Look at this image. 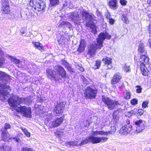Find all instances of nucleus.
<instances>
[{
  "label": "nucleus",
  "mask_w": 151,
  "mask_h": 151,
  "mask_svg": "<svg viewBox=\"0 0 151 151\" xmlns=\"http://www.w3.org/2000/svg\"><path fill=\"white\" fill-rule=\"evenodd\" d=\"M65 105V103L64 102H60L57 104L54 110V112L57 116H59L62 114Z\"/></svg>",
  "instance_id": "12"
},
{
  "label": "nucleus",
  "mask_w": 151,
  "mask_h": 151,
  "mask_svg": "<svg viewBox=\"0 0 151 151\" xmlns=\"http://www.w3.org/2000/svg\"><path fill=\"white\" fill-rule=\"evenodd\" d=\"M132 104L135 105L137 103V100L136 99H133L131 101Z\"/></svg>",
  "instance_id": "41"
},
{
  "label": "nucleus",
  "mask_w": 151,
  "mask_h": 151,
  "mask_svg": "<svg viewBox=\"0 0 151 151\" xmlns=\"http://www.w3.org/2000/svg\"><path fill=\"white\" fill-rule=\"evenodd\" d=\"M63 121V118L60 117L55 119L52 121L50 123V127L51 128H55L60 126Z\"/></svg>",
  "instance_id": "15"
},
{
  "label": "nucleus",
  "mask_w": 151,
  "mask_h": 151,
  "mask_svg": "<svg viewBox=\"0 0 151 151\" xmlns=\"http://www.w3.org/2000/svg\"><path fill=\"white\" fill-rule=\"evenodd\" d=\"M57 70L59 75L62 78H65L66 76V72L64 68L60 66H58L56 67Z\"/></svg>",
  "instance_id": "17"
},
{
  "label": "nucleus",
  "mask_w": 151,
  "mask_h": 151,
  "mask_svg": "<svg viewBox=\"0 0 151 151\" xmlns=\"http://www.w3.org/2000/svg\"><path fill=\"white\" fill-rule=\"evenodd\" d=\"M138 112L140 115H142L144 111L141 109H139L138 110Z\"/></svg>",
  "instance_id": "48"
},
{
  "label": "nucleus",
  "mask_w": 151,
  "mask_h": 151,
  "mask_svg": "<svg viewBox=\"0 0 151 151\" xmlns=\"http://www.w3.org/2000/svg\"><path fill=\"white\" fill-rule=\"evenodd\" d=\"M126 122L127 124L126 125H130V121L129 120H127L126 121Z\"/></svg>",
  "instance_id": "56"
},
{
  "label": "nucleus",
  "mask_w": 151,
  "mask_h": 151,
  "mask_svg": "<svg viewBox=\"0 0 151 151\" xmlns=\"http://www.w3.org/2000/svg\"><path fill=\"white\" fill-rule=\"evenodd\" d=\"M106 17L107 18H108V19H109V18H110V15L109 12H106Z\"/></svg>",
  "instance_id": "51"
},
{
  "label": "nucleus",
  "mask_w": 151,
  "mask_h": 151,
  "mask_svg": "<svg viewBox=\"0 0 151 151\" xmlns=\"http://www.w3.org/2000/svg\"><path fill=\"white\" fill-rule=\"evenodd\" d=\"M10 60L12 62H14L16 64H19L20 61L11 56H9Z\"/></svg>",
  "instance_id": "31"
},
{
  "label": "nucleus",
  "mask_w": 151,
  "mask_h": 151,
  "mask_svg": "<svg viewBox=\"0 0 151 151\" xmlns=\"http://www.w3.org/2000/svg\"><path fill=\"white\" fill-rule=\"evenodd\" d=\"M123 70L126 73L130 72V66L125 65L123 68Z\"/></svg>",
  "instance_id": "32"
},
{
  "label": "nucleus",
  "mask_w": 151,
  "mask_h": 151,
  "mask_svg": "<svg viewBox=\"0 0 151 151\" xmlns=\"http://www.w3.org/2000/svg\"><path fill=\"white\" fill-rule=\"evenodd\" d=\"M10 76L6 73L0 71V80L4 82L9 79Z\"/></svg>",
  "instance_id": "21"
},
{
  "label": "nucleus",
  "mask_w": 151,
  "mask_h": 151,
  "mask_svg": "<svg viewBox=\"0 0 151 151\" xmlns=\"http://www.w3.org/2000/svg\"><path fill=\"white\" fill-rule=\"evenodd\" d=\"M147 45L151 48V38L148 39L147 42Z\"/></svg>",
  "instance_id": "49"
},
{
  "label": "nucleus",
  "mask_w": 151,
  "mask_h": 151,
  "mask_svg": "<svg viewBox=\"0 0 151 151\" xmlns=\"http://www.w3.org/2000/svg\"><path fill=\"white\" fill-rule=\"evenodd\" d=\"M101 65V62L99 60H97L96 61L95 63V65L94 66V68L95 69H98L99 68Z\"/></svg>",
  "instance_id": "35"
},
{
  "label": "nucleus",
  "mask_w": 151,
  "mask_h": 151,
  "mask_svg": "<svg viewBox=\"0 0 151 151\" xmlns=\"http://www.w3.org/2000/svg\"><path fill=\"white\" fill-rule=\"evenodd\" d=\"M122 17H123L122 18V20L127 24L128 23L129 21L127 17L125 15H123Z\"/></svg>",
  "instance_id": "34"
},
{
  "label": "nucleus",
  "mask_w": 151,
  "mask_h": 151,
  "mask_svg": "<svg viewBox=\"0 0 151 151\" xmlns=\"http://www.w3.org/2000/svg\"><path fill=\"white\" fill-rule=\"evenodd\" d=\"M50 4L52 6H55L59 4V0H50Z\"/></svg>",
  "instance_id": "29"
},
{
  "label": "nucleus",
  "mask_w": 151,
  "mask_h": 151,
  "mask_svg": "<svg viewBox=\"0 0 151 151\" xmlns=\"http://www.w3.org/2000/svg\"><path fill=\"white\" fill-rule=\"evenodd\" d=\"M62 24L63 25H67L69 27H70L71 26L70 23L66 21L63 22L62 23Z\"/></svg>",
  "instance_id": "43"
},
{
  "label": "nucleus",
  "mask_w": 151,
  "mask_h": 151,
  "mask_svg": "<svg viewBox=\"0 0 151 151\" xmlns=\"http://www.w3.org/2000/svg\"><path fill=\"white\" fill-rule=\"evenodd\" d=\"M67 5V3L66 2H65V3L63 4V6L64 7H65Z\"/></svg>",
  "instance_id": "55"
},
{
  "label": "nucleus",
  "mask_w": 151,
  "mask_h": 151,
  "mask_svg": "<svg viewBox=\"0 0 151 151\" xmlns=\"http://www.w3.org/2000/svg\"><path fill=\"white\" fill-rule=\"evenodd\" d=\"M104 63L108 65V67L109 69L112 68V66L111 64L112 63V59L111 58L108 57H104L102 60Z\"/></svg>",
  "instance_id": "19"
},
{
  "label": "nucleus",
  "mask_w": 151,
  "mask_h": 151,
  "mask_svg": "<svg viewBox=\"0 0 151 151\" xmlns=\"http://www.w3.org/2000/svg\"><path fill=\"white\" fill-rule=\"evenodd\" d=\"M145 45L142 44H140L139 46L138 51L141 53H144L145 52Z\"/></svg>",
  "instance_id": "26"
},
{
  "label": "nucleus",
  "mask_w": 151,
  "mask_h": 151,
  "mask_svg": "<svg viewBox=\"0 0 151 151\" xmlns=\"http://www.w3.org/2000/svg\"><path fill=\"white\" fill-rule=\"evenodd\" d=\"M13 107L14 109H15L16 111L18 113L22 114L23 116L26 117L31 118L32 116L31 108L30 107H27L26 106H20L16 108Z\"/></svg>",
  "instance_id": "8"
},
{
  "label": "nucleus",
  "mask_w": 151,
  "mask_h": 151,
  "mask_svg": "<svg viewBox=\"0 0 151 151\" xmlns=\"http://www.w3.org/2000/svg\"><path fill=\"white\" fill-rule=\"evenodd\" d=\"M111 36L107 32L101 33L97 38L96 43H94L89 45L88 47V54L90 57L94 56L96 53V50L98 49H101L102 46L103 42L105 39H110Z\"/></svg>",
  "instance_id": "2"
},
{
  "label": "nucleus",
  "mask_w": 151,
  "mask_h": 151,
  "mask_svg": "<svg viewBox=\"0 0 151 151\" xmlns=\"http://www.w3.org/2000/svg\"><path fill=\"white\" fill-rule=\"evenodd\" d=\"M86 44L85 40H84L82 39L80 42V44L78 49V51L79 52H83L85 49L86 47Z\"/></svg>",
  "instance_id": "18"
},
{
  "label": "nucleus",
  "mask_w": 151,
  "mask_h": 151,
  "mask_svg": "<svg viewBox=\"0 0 151 151\" xmlns=\"http://www.w3.org/2000/svg\"><path fill=\"white\" fill-rule=\"evenodd\" d=\"M24 32H22V33L23 34H24Z\"/></svg>",
  "instance_id": "59"
},
{
  "label": "nucleus",
  "mask_w": 151,
  "mask_h": 151,
  "mask_svg": "<svg viewBox=\"0 0 151 151\" xmlns=\"http://www.w3.org/2000/svg\"><path fill=\"white\" fill-rule=\"evenodd\" d=\"M59 133H60V132H56V134L59 135V137H61V135L62 134H60Z\"/></svg>",
  "instance_id": "57"
},
{
  "label": "nucleus",
  "mask_w": 151,
  "mask_h": 151,
  "mask_svg": "<svg viewBox=\"0 0 151 151\" xmlns=\"http://www.w3.org/2000/svg\"><path fill=\"white\" fill-rule=\"evenodd\" d=\"M148 29L150 32V33L151 34V24L150 25Z\"/></svg>",
  "instance_id": "54"
},
{
  "label": "nucleus",
  "mask_w": 151,
  "mask_h": 151,
  "mask_svg": "<svg viewBox=\"0 0 151 151\" xmlns=\"http://www.w3.org/2000/svg\"><path fill=\"white\" fill-rule=\"evenodd\" d=\"M92 134L94 136L100 135H107L110 133L109 132H104L103 131H92Z\"/></svg>",
  "instance_id": "22"
},
{
  "label": "nucleus",
  "mask_w": 151,
  "mask_h": 151,
  "mask_svg": "<svg viewBox=\"0 0 151 151\" xmlns=\"http://www.w3.org/2000/svg\"><path fill=\"white\" fill-rule=\"evenodd\" d=\"M2 12L4 14H8L10 12L9 5L8 0H2Z\"/></svg>",
  "instance_id": "14"
},
{
  "label": "nucleus",
  "mask_w": 151,
  "mask_h": 151,
  "mask_svg": "<svg viewBox=\"0 0 151 151\" xmlns=\"http://www.w3.org/2000/svg\"><path fill=\"white\" fill-rule=\"evenodd\" d=\"M108 4L111 8L114 9H116L118 6L116 0H110Z\"/></svg>",
  "instance_id": "23"
},
{
  "label": "nucleus",
  "mask_w": 151,
  "mask_h": 151,
  "mask_svg": "<svg viewBox=\"0 0 151 151\" xmlns=\"http://www.w3.org/2000/svg\"><path fill=\"white\" fill-rule=\"evenodd\" d=\"M102 101L110 110L113 109L116 106L119 104L118 101L111 100L109 97L104 96H102Z\"/></svg>",
  "instance_id": "6"
},
{
  "label": "nucleus",
  "mask_w": 151,
  "mask_h": 151,
  "mask_svg": "<svg viewBox=\"0 0 151 151\" xmlns=\"http://www.w3.org/2000/svg\"><path fill=\"white\" fill-rule=\"evenodd\" d=\"M68 69V70L70 71H72V68H71V67L70 66V65H68V66H67L66 67Z\"/></svg>",
  "instance_id": "52"
},
{
  "label": "nucleus",
  "mask_w": 151,
  "mask_h": 151,
  "mask_svg": "<svg viewBox=\"0 0 151 151\" xmlns=\"http://www.w3.org/2000/svg\"><path fill=\"white\" fill-rule=\"evenodd\" d=\"M97 93V90L87 87L84 92V95L86 99H92L96 98Z\"/></svg>",
  "instance_id": "9"
},
{
  "label": "nucleus",
  "mask_w": 151,
  "mask_h": 151,
  "mask_svg": "<svg viewBox=\"0 0 151 151\" xmlns=\"http://www.w3.org/2000/svg\"><path fill=\"white\" fill-rule=\"evenodd\" d=\"M81 78L84 83L86 84H87L88 83V82L87 80L83 76H82L81 77Z\"/></svg>",
  "instance_id": "40"
},
{
  "label": "nucleus",
  "mask_w": 151,
  "mask_h": 151,
  "mask_svg": "<svg viewBox=\"0 0 151 151\" xmlns=\"http://www.w3.org/2000/svg\"><path fill=\"white\" fill-rule=\"evenodd\" d=\"M11 127V126L8 123H6L5 124L4 129V131H6L7 129H9Z\"/></svg>",
  "instance_id": "38"
},
{
  "label": "nucleus",
  "mask_w": 151,
  "mask_h": 151,
  "mask_svg": "<svg viewBox=\"0 0 151 151\" xmlns=\"http://www.w3.org/2000/svg\"><path fill=\"white\" fill-rule=\"evenodd\" d=\"M124 97L126 99H129L130 97V93L129 91H126V92L124 93Z\"/></svg>",
  "instance_id": "33"
},
{
  "label": "nucleus",
  "mask_w": 151,
  "mask_h": 151,
  "mask_svg": "<svg viewBox=\"0 0 151 151\" xmlns=\"http://www.w3.org/2000/svg\"><path fill=\"white\" fill-rule=\"evenodd\" d=\"M108 138L105 137H95L91 135L85 138L80 143H78L77 142L71 141L66 143V145L68 147L77 146L84 145L91 142L93 144H97L100 142H104L107 141Z\"/></svg>",
  "instance_id": "3"
},
{
  "label": "nucleus",
  "mask_w": 151,
  "mask_h": 151,
  "mask_svg": "<svg viewBox=\"0 0 151 151\" xmlns=\"http://www.w3.org/2000/svg\"><path fill=\"white\" fill-rule=\"evenodd\" d=\"M148 102L147 101H144L142 104V107L143 108L145 109L147 106Z\"/></svg>",
  "instance_id": "37"
},
{
  "label": "nucleus",
  "mask_w": 151,
  "mask_h": 151,
  "mask_svg": "<svg viewBox=\"0 0 151 151\" xmlns=\"http://www.w3.org/2000/svg\"><path fill=\"white\" fill-rule=\"evenodd\" d=\"M121 78L119 73H117L115 74L112 79L111 81L112 83L115 84L117 83L119 81Z\"/></svg>",
  "instance_id": "20"
},
{
  "label": "nucleus",
  "mask_w": 151,
  "mask_h": 151,
  "mask_svg": "<svg viewBox=\"0 0 151 151\" xmlns=\"http://www.w3.org/2000/svg\"><path fill=\"white\" fill-rule=\"evenodd\" d=\"M47 74L48 77L50 78L51 80H56L57 79V75L55 74V72L52 69L49 68L46 70Z\"/></svg>",
  "instance_id": "16"
},
{
  "label": "nucleus",
  "mask_w": 151,
  "mask_h": 151,
  "mask_svg": "<svg viewBox=\"0 0 151 151\" xmlns=\"http://www.w3.org/2000/svg\"><path fill=\"white\" fill-rule=\"evenodd\" d=\"M134 124L136 128V133L140 132L145 129V122L142 120L140 119L135 121Z\"/></svg>",
  "instance_id": "11"
},
{
  "label": "nucleus",
  "mask_w": 151,
  "mask_h": 151,
  "mask_svg": "<svg viewBox=\"0 0 151 151\" xmlns=\"http://www.w3.org/2000/svg\"><path fill=\"white\" fill-rule=\"evenodd\" d=\"M149 59L145 55H141L139 59V63L142 74L145 76L147 75L148 70L146 65L149 64Z\"/></svg>",
  "instance_id": "5"
},
{
  "label": "nucleus",
  "mask_w": 151,
  "mask_h": 151,
  "mask_svg": "<svg viewBox=\"0 0 151 151\" xmlns=\"http://www.w3.org/2000/svg\"><path fill=\"white\" fill-rule=\"evenodd\" d=\"M77 68L80 70L81 71H84V69L82 67H80L79 66H77Z\"/></svg>",
  "instance_id": "50"
},
{
  "label": "nucleus",
  "mask_w": 151,
  "mask_h": 151,
  "mask_svg": "<svg viewBox=\"0 0 151 151\" xmlns=\"http://www.w3.org/2000/svg\"><path fill=\"white\" fill-rule=\"evenodd\" d=\"M120 2L121 5H125L127 3L126 0H120Z\"/></svg>",
  "instance_id": "42"
},
{
  "label": "nucleus",
  "mask_w": 151,
  "mask_h": 151,
  "mask_svg": "<svg viewBox=\"0 0 151 151\" xmlns=\"http://www.w3.org/2000/svg\"><path fill=\"white\" fill-rule=\"evenodd\" d=\"M22 151H35L31 148H29L27 147H23L22 149Z\"/></svg>",
  "instance_id": "36"
},
{
  "label": "nucleus",
  "mask_w": 151,
  "mask_h": 151,
  "mask_svg": "<svg viewBox=\"0 0 151 151\" xmlns=\"http://www.w3.org/2000/svg\"><path fill=\"white\" fill-rule=\"evenodd\" d=\"M32 43L39 50L43 49L44 48V47L42 44L39 42H32Z\"/></svg>",
  "instance_id": "25"
},
{
  "label": "nucleus",
  "mask_w": 151,
  "mask_h": 151,
  "mask_svg": "<svg viewBox=\"0 0 151 151\" xmlns=\"http://www.w3.org/2000/svg\"><path fill=\"white\" fill-rule=\"evenodd\" d=\"M137 88L136 89V91L137 93H140L141 92L142 88L140 86H137Z\"/></svg>",
  "instance_id": "44"
},
{
  "label": "nucleus",
  "mask_w": 151,
  "mask_h": 151,
  "mask_svg": "<svg viewBox=\"0 0 151 151\" xmlns=\"http://www.w3.org/2000/svg\"><path fill=\"white\" fill-rule=\"evenodd\" d=\"M62 64L65 66L66 67L68 66V65H69V64L65 61L63 60L62 62Z\"/></svg>",
  "instance_id": "45"
},
{
  "label": "nucleus",
  "mask_w": 151,
  "mask_h": 151,
  "mask_svg": "<svg viewBox=\"0 0 151 151\" xmlns=\"http://www.w3.org/2000/svg\"><path fill=\"white\" fill-rule=\"evenodd\" d=\"M12 139H13L14 140L16 141L17 142H19V138L16 137H13L12 138Z\"/></svg>",
  "instance_id": "53"
},
{
  "label": "nucleus",
  "mask_w": 151,
  "mask_h": 151,
  "mask_svg": "<svg viewBox=\"0 0 151 151\" xmlns=\"http://www.w3.org/2000/svg\"><path fill=\"white\" fill-rule=\"evenodd\" d=\"M10 147L5 145H2L0 147L1 151H10Z\"/></svg>",
  "instance_id": "27"
},
{
  "label": "nucleus",
  "mask_w": 151,
  "mask_h": 151,
  "mask_svg": "<svg viewBox=\"0 0 151 151\" xmlns=\"http://www.w3.org/2000/svg\"><path fill=\"white\" fill-rule=\"evenodd\" d=\"M8 101L10 106L14 108L21 103H24L28 105L31 104L32 102L31 100H29L28 98H21L16 95L10 97Z\"/></svg>",
  "instance_id": "4"
},
{
  "label": "nucleus",
  "mask_w": 151,
  "mask_h": 151,
  "mask_svg": "<svg viewBox=\"0 0 151 151\" xmlns=\"http://www.w3.org/2000/svg\"><path fill=\"white\" fill-rule=\"evenodd\" d=\"M118 111H116L113 113V119L116 122L119 119V116L118 115Z\"/></svg>",
  "instance_id": "28"
},
{
  "label": "nucleus",
  "mask_w": 151,
  "mask_h": 151,
  "mask_svg": "<svg viewBox=\"0 0 151 151\" xmlns=\"http://www.w3.org/2000/svg\"><path fill=\"white\" fill-rule=\"evenodd\" d=\"M109 23L111 24H113L114 22V20L110 18L108 19Z\"/></svg>",
  "instance_id": "46"
},
{
  "label": "nucleus",
  "mask_w": 151,
  "mask_h": 151,
  "mask_svg": "<svg viewBox=\"0 0 151 151\" xmlns=\"http://www.w3.org/2000/svg\"><path fill=\"white\" fill-rule=\"evenodd\" d=\"M7 86L5 84H0V100L3 101L9 97V94L6 90Z\"/></svg>",
  "instance_id": "10"
},
{
  "label": "nucleus",
  "mask_w": 151,
  "mask_h": 151,
  "mask_svg": "<svg viewBox=\"0 0 151 151\" xmlns=\"http://www.w3.org/2000/svg\"><path fill=\"white\" fill-rule=\"evenodd\" d=\"M86 122V123H84V125L85 126H88L90 125V124L88 121L86 120L84 122Z\"/></svg>",
  "instance_id": "47"
},
{
  "label": "nucleus",
  "mask_w": 151,
  "mask_h": 151,
  "mask_svg": "<svg viewBox=\"0 0 151 151\" xmlns=\"http://www.w3.org/2000/svg\"><path fill=\"white\" fill-rule=\"evenodd\" d=\"M130 113L132 114H135V113H134V111H131Z\"/></svg>",
  "instance_id": "58"
},
{
  "label": "nucleus",
  "mask_w": 151,
  "mask_h": 151,
  "mask_svg": "<svg viewBox=\"0 0 151 151\" xmlns=\"http://www.w3.org/2000/svg\"><path fill=\"white\" fill-rule=\"evenodd\" d=\"M1 138L4 141L8 140L9 139H10L9 134L7 131H4L2 132Z\"/></svg>",
  "instance_id": "24"
},
{
  "label": "nucleus",
  "mask_w": 151,
  "mask_h": 151,
  "mask_svg": "<svg viewBox=\"0 0 151 151\" xmlns=\"http://www.w3.org/2000/svg\"><path fill=\"white\" fill-rule=\"evenodd\" d=\"M21 129L26 136L28 137H30V133L25 128L23 127H21Z\"/></svg>",
  "instance_id": "30"
},
{
  "label": "nucleus",
  "mask_w": 151,
  "mask_h": 151,
  "mask_svg": "<svg viewBox=\"0 0 151 151\" xmlns=\"http://www.w3.org/2000/svg\"><path fill=\"white\" fill-rule=\"evenodd\" d=\"M132 126L130 125H125L120 129L119 133L122 135L127 134L132 130Z\"/></svg>",
  "instance_id": "13"
},
{
  "label": "nucleus",
  "mask_w": 151,
  "mask_h": 151,
  "mask_svg": "<svg viewBox=\"0 0 151 151\" xmlns=\"http://www.w3.org/2000/svg\"><path fill=\"white\" fill-rule=\"evenodd\" d=\"M79 13L81 16L82 17V19L81 17H79L77 12L71 13L70 15V18L71 19L75 24H79L82 21L83 23H85L86 26L92 29L94 33L96 32V27L95 26L93 25L92 22L94 15L92 14L89 13L87 11L83 9L81 10Z\"/></svg>",
  "instance_id": "1"
},
{
  "label": "nucleus",
  "mask_w": 151,
  "mask_h": 151,
  "mask_svg": "<svg viewBox=\"0 0 151 151\" xmlns=\"http://www.w3.org/2000/svg\"><path fill=\"white\" fill-rule=\"evenodd\" d=\"M29 4L39 11L44 10L46 8L45 4L41 0H31Z\"/></svg>",
  "instance_id": "7"
},
{
  "label": "nucleus",
  "mask_w": 151,
  "mask_h": 151,
  "mask_svg": "<svg viewBox=\"0 0 151 151\" xmlns=\"http://www.w3.org/2000/svg\"><path fill=\"white\" fill-rule=\"evenodd\" d=\"M96 15L99 17L101 18L102 17L101 13L99 12V10L97 9L96 12Z\"/></svg>",
  "instance_id": "39"
}]
</instances>
